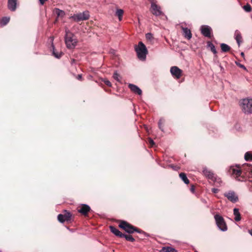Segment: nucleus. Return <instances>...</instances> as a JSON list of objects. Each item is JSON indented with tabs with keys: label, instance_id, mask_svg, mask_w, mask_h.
<instances>
[{
	"label": "nucleus",
	"instance_id": "21",
	"mask_svg": "<svg viewBox=\"0 0 252 252\" xmlns=\"http://www.w3.org/2000/svg\"><path fill=\"white\" fill-rule=\"evenodd\" d=\"M52 50H53V52H52V54L53 55L56 57V58L57 59H60L62 57V55H63V53L62 52H56L55 51V46L54 45H53V43H52Z\"/></svg>",
	"mask_w": 252,
	"mask_h": 252
},
{
	"label": "nucleus",
	"instance_id": "15",
	"mask_svg": "<svg viewBox=\"0 0 252 252\" xmlns=\"http://www.w3.org/2000/svg\"><path fill=\"white\" fill-rule=\"evenodd\" d=\"M128 87L133 93L138 95L142 94V90L137 86L132 84H129Z\"/></svg>",
	"mask_w": 252,
	"mask_h": 252
},
{
	"label": "nucleus",
	"instance_id": "7",
	"mask_svg": "<svg viewBox=\"0 0 252 252\" xmlns=\"http://www.w3.org/2000/svg\"><path fill=\"white\" fill-rule=\"evenodd\" d=\"M90 17V14L88 11H85L82 13L74 14L72 18L76 22L85 21L88 20Z\"/></svg>",
	"mask_w": 252,
	"mask_h": 252
},
{
	"label": "nucleus",
	"instance_id": "43",
	"mask_svg": "<svg viewBox=\"0 0 252 252\" xmlns=\"http://www.w3.org/2000/svg\"><path fill=\"white\" fill-rule=\"evenodd\" d=\"M241 56L243 57V58H244L245 57V54L243 52H241Z\"/></svg>",
	"mask_w": 252,
	"mask_h": 252
},
{
	"label": "nucleus",
	"instance_id": "46",
	"mask_svg": "<svg viewBox=\"0 0 252 252\" xmlns=\"http://www.w3.org/2000/svg\"><path fill=\"white\" fill-rule=\"evenodd\" d=\"M0 252H1L0 251Z\"/></svg>",
	"mask_w": 252,
	"mask_h": 252
},
{
	"label": "nucleus",
	"instance_id": "36",
	"mask_svg": "<svg viewBox=\"0 0 252 252\" xmlns=\"http://www.w3.org/2000/svg\"><path fill=\"white\" fill-rule=\"evenodd\" d=\"M235 63L238 66L240 67V68H243L244 70H247L246 67L243 64H242L237 62H235Z\"/></svg>",
	"mask_w": 252,
	"mask_h": 252
},
{
	"label": "nucleus",
	"instance_id": "9",
	"mask_svg": "<svg viewBox=\"0 0 252 252\" xmlns=\"http://www.w3.org/2000/svg\"><path fill=\"white\" fill-rule=\"evenodd\" d=\"M201 34L205 37H211L212 32V28L208 25H202L200 27Z\"/></svg>",
	"mask_w": 252,
	"mask_h": 252
},
{
	"label": "nucleus",
	"instance_id": "6",
	"mask_svg": "<svg viewBox=\"0 0 252 252\" xmlns=\"http://www.w3.org/2000/svg\"><path fill=\"white\" fill-rule=\"evenodd\" d=\"M214 218L219 229L222 231H226L227 230V227L223 217L217 214L215 215Z\"/></svg>",
	"mask_w": 252,
	"mask_h": 252
},
{
	"label": "nucleus",
	"instance_id": "45",
	"mask_svg": "<svg viewBox=\"0 0 252 252\" xmlns=\"http://www.w3.org/2000/svg\"><path fill=\"white\" fill-rule=\"evenodd\" d=\"M251 3H252V0H251Z\"/></svg>",
	"mask_w": 252,
	"mask_h": 252
},
{
	"label": "nucleus",
	"instance_id": "28",
	"mask_svg": "<svg viewBox=\"0 0 252 252\" xmlns=\"http://www.w3.org/2000/svg\"><path fill=\"white\" fill-rule=\"evenodd\" d=\"M122 238H125L126 240L129 242H133L135 241V239L130 235H127L123 233Z\"/></svg>",
	"mask_w": 252,
	"mask_h": 252
},
{
	"label": "nucleus",
	"instance_id": "20",
	"mask_svg": "<svg viewBox=\"0 0 252 252\" xmlns=\"http://www.w3.org/2000/svg\"><path fill=\"white\" fill-rule=\"evenodd\" d=\"M233 214L235 216L234 220L236 221H239L241 220V217L239 209L235 208L233 209Z\"/></svg>",
	"mask_w": 252,
	"mask_h": 252
},
{
	"label": "nucleus",
	"instance_id": "3",
	"mask_svg": "<svg viewBox=\"0 0 252 252\" xmlns=\"http://www.w3.org/2000/svg\"><path fill=\"white\" fill-rule=\"evenodd\" d=\"M65 43L68 49H72L76 46L78 40L75 36L68 30L65 31Z\"/></svg>",
	"mask_w": 252,
	"mask_h": 252
},
{
	"label": "nucleus",
	"instance_id": "11",
	"mask_svg": "<svg viewBox=\"0 0 252 252\" xmlns=\"http://www.w3.org/2000/svg\"><path fill=\"white\" fill-rule=\"evenodd\" d=\"M151 4V9L152 13L156 16H159L161 14L160 7L157 5L154 0H149Z\"/></svg>",
	"mask_w": 252,
	"mask_h": 252
},
{
	"label": "nucleus",
	"instance_id": "22",
	"mask_svg": "<svg viewBox=\"0 0 252 252\" xmlns=\"http://www.w3.org/2000/svg\"><path fill=\"white\" fill-rule=\"evenodd\" d=\"M207 47L210 48L211 51L214 54H216L217 52L215 48V46L211 42V41H208L207 42Z\"/></svg>",
	"mask_w": 252,
	"mask_h": 252
},
{
	"label": "nucleus",
	"instance_id": "26",
	"mask_svg": "<svg viewBox=\"0 0 252 252\" xmlns=\"http://www.w3.org/2000/svg\"><path fill=\"white\" fill-rule=\"evenodd\" d=\"M55 13L57 15L58 17H63L65 15L64 12L59 8H56L54 9Z\"/></svg>",
	"mask_w": 252,
	"mask_h": 252
},
{
	"label": "nucleus",
	"instance_id": "31",
	"mask_svg": "<svg viewBox=\"0 0 252 252\" xmlns=\"http://www.w3.org/2000/svg\"><path fill=\"white\" fill-rule=\"evenodd\" d=\"M164 122V119L163 118H161L160 119L158 123V127L162 131H163V125Z\"/></svg>",
	"mask_w": 252,
	"mask_h": 252
},
{
	"label": "nucleus",
	"instance_id": "27",
	"mask_svg": "<svg viewBox=\"0 0 252 252\" xmlns=\"http://www.w3.org/2000/svg\"><path fill=\"white\" fill-rule=\"evenodd\" d=\"M245 160L251 161H252V152H247L245 153L244 156Z\"/></svg>",
	"mask_w": 252,
	"mask_h": 252
},
{
	"label": "nucleus",
	"instance_id": "41",
	"mask_svg": "<svg viewBox=\"0 0 252 252\" xmlns=\"http://www.w3.org/2000/svg\"><path fill=\"white\" fill-rule=\"evenodd\" d=\"M82 75H81V74H78V75H77V79L78 80H81V79H82Z\"/></svg>",
	"mask_w": 252,
	"mask_h": 252
},
{
	"label": "nucleus",
	"instance_id": "2",
	"mask_svg": "<svg viewBox=\"0 0 252 252\" xmlns=\"http://www.w3.org/2000/svg\"><path fill=\"white\" fill-rule=\"evenodd\" d=\"M135 50L139 60L141 61L146 60L148 51L146 46L142 41L139 42L138 45H135Z\"/></svg>",
	"mask_w": 252,
	"mask_h": 252
},
{
	"label": "nucleus",
	"instance_id": "23",
	"mask_svg": "<svg viewBox=\"0 0 252 252\" xmlns=\"http://www.w3.org/2000/svg\"><path fill=\"white\" fill-rule=\"evenodd\" d=\"M179 176L186 184H188L189 182V180L188 179L186 174L185 173L182 172L179 174Z\"/></svg>",
	"mask_w": 252,
	"mask_h": 252
},
{
	"label": "nucleus",
	"instance_id": "29",
	"mask_svg": "<svg viewBox=\"0 0 252 252\" xmlns=\"http://www.w3.org/2000/svg\"><path fill=\"white\" fill-rule=\"evenodd\" d=\"M124 14L123 10L121 9H118L116 12V15L118 17L119 20L121 21L122 19V16Z\"/></svg>",
	"mask_w": 252,
	"mask_h": 252
},
{
	"label": "nucleus",
	"instance_id": "4",
	"mask_svg": "<svg viewBox=\"0 0 252 252\" xmlns=\"http://www.w3.org/2000/svg\"><path fill=\"white\" fill-rule=\"evenodd\" d=\"M228 173L237 181H243L244 180V177L242 175V170L239 165H236L230 166Z\"/></svg>",
	"mask_w": 252,
	"mask_h": 252
},
{
	"label": "nucleus",
	"instance_id": "1",
	"mask_svg": "<svg viewBox=\"0 0 252 252\" xmlns=\"http://www.w3.org/2000/svg\"><path fill=\"white\" fill-rule=\"evenodd\" d=\"M119 227L124 230L126 233L129 234L133 233L134 232H136L138 233L143 234L145 236H146V233L142 230H140L127 221L125 220H121L120 224H119Z\"/></svg>",
	"mask_w": 252,
	"mask_h": 252
},
{
	"label": "nucleus",
	"instance_id": "8",
	"mask_svg": "<svg viewBox=\"0 0 252 252\" xmlns=\"http://www.w3.org/2000/svg\"><path fill=\"white\" fill-rule=\"evenodd\" d=\"M71 213L67 210H64L63 214H60L58 216V220L61 223H63L65 221H69L71 218Z\"/></svg>",
	"mask_w": 252,
	"mask_h": 252
},
{
	"label": "nucleus",
	"instance_id": "30",
	"mask_svg": "<svg viewBox=\"0 0 252 252\" xmlns=\"http://www.w3.org/2000/svg\"><path fill=\"white\" fill-rule=\"evenodd\" d=\"M9 20H10L9 17H4L0 21V24L2 26H5L9 22Z\"/></svg>",
	"mask_w": 252,
	"mask_h": 252
},
{
	"label": "nucleus",
	"instance_id": "19",
	"mask_svg": "<svg viewBox=\"0 0 252 252\" xmlns=\"http://www.w3.org/2000/svg\"><path fill=\"white\" fill-rule=\"evenodd\" d=\"M184 36L188 39H190L192 37L191 31L188 28H182Z\"/></svg>",
	"mask_w": 252,
	"mask_h": 252
},
{
	"label": "nucleus",
	"instance_id": "25",
	"mask_svg": "<svg viewBox=\"0 0 252 252\" xmlns=\"http://www.w3.org/2000/svg\"><path fill=\"white\" fill-rule=\"evenodd\" d=\"M220 47L221 50L223 52H227L229 51L230 49V47L225 43H221Z\"/></svg>",
	"mask_w": 252,
	"mask_h": 252
},
{
	"label": "nucleus",
	"instance_id": "17",
	"mask_svg": "<svg viewBox=\"0 0 252 252\" xmlns=\"http://www.w3.org/2000/svg\"><path fill=\"white\" fill-rule=\"evenodd\" d=\"M234 38L238 46H240L241 43L242 42V36L241 32L237 30L235 31Z\"/></svg>",
	"mask_w": 252,
	"mask_h": 252
},
{
	"label": "nucleus",
	"instance_id": "16",
	"mask_svg": "<svg viewBox=\"0 0 252 252\" xmlns=\"http://www.w3.org/2000/svg\"><path fill=\"white\" fill-rule=\"evenodd\" d=\"M202 172L204 176L209 179L213 180L214 178V173L207 168L204 167L203 169Z\"/></svg>",
	"mask_w": 252,
	"mask_h": 252
},
{
	"label": "nucleus",
	"instance_id": "14",
	"mask_svg": "<svg viewBox=\"0 0 252 252\" xmlns=\"http://www.w3.org/2000/svg\"><path fill=\"white\" fill-rule=\"evenodd\" d=\"M17 0H8L7 7L11 11H15L17 8Z\"/></svg>",
	"mask_w": 252,
	"mask_h": 252
},
{
	"label": "nucleus",
	"instance_id": "40",
	"mask_svg": "<svg viewBox=\"0 0 252 252\" xmlns=\"http://www.w3.org/2000/svg\"><path fill=\"white\" fill-rule=\"evenodd\" d=\"M190 190L191 191V192H192V193H194V191H195V189H194V187L193 186H192L190 189Z\"/></svg>",
	"mask_w": 252,
	"mask_h": 252
},
{
	"label": "nucleus",
	"instance_id": "5",
	"mask_svg": "<svg viewBox=\"0 0 252 252\" xmlns=\"http://www.w3.org/2000/svg\"><path fill=\"white\" fill-rule=\"evenodd\" d=\"M242 110L245 114H252V98L243 99L240 102Z\"/></svg>",
	"mask_w": 252,
	"mask_h": 252
},
{
	"label": "nucleus",
	"instance_id": "44",
	"mask_svg": "<svg viewBox=\"0 0 252 252\" xmlns=\"http://www.w3.org/2000/svg\"><path fill=\"white\" fill-rule=\"evenodd\" d=\"M249 233L252 236V229H250L249 230Z\"/></svg>",
	"mask_w": 252,
	"mask_h": 252
},
{
	"label": "nucleus",
	"instance_id": "33",
	"mask_svg": "<svg viewBox=\"0 0 252 252\" xmlns=\"http://www.w3.org/2000/svg\"><path fill=\"white\" fill-rule=\"evenodd\" d=\"M244 9L247 12H250L252 10V7L249 4H247L243 7Z\"/></svg>",
	"mask_w": 252,
	"mask_h": 252
},
{
	"label": "nucleus",
	"instance_id": "35",
	"mask_svg": "<svg viewBox=\"0 0 252 252\" xmlns=\"http://www.w3.org/2000/svg\"><path fill=\"white\" fill-rule=\"evenodd\" d=\"M146 38L147 39L152 40V39H153V34L151 33H147L146 34Z\"/></svg>",
	"mask_w": 252,
	"mask_h": 252
},
{
	"label": "nucleus",
	"instance_id": "10",
	"mask_svg": "<svg viewBox=\"0 0 252 252\" xmlns=\"http://www.w3.org/2000/svg\"><path fill=\"white\" fill-rule=\"evenodd\" d=\"M224 195L232 203H236L239 200L238 196L233 191H229L228 192L225 193Z\"/></svg>",
	"mask_w": 252,
	"mask_h": 252
},
{
	"label": "nucleus",
	"instance_id": "42",
	"mask_svg": "<svg viewBox=\"0 0 252 252\" xmlns=\"http://www.w3.org/2000/svg\"><path fill=\"white\" fill-rule=\"evenodd\" d=\"M201 201L203 203H206V201L205 199H201Z\"/></svg>",
	"mask_w": 252,
	"mask_h": 252
},
{
	"label": "nucleus",
	"instance_id": "32",
	"mask_svg": "<svg viewBox=\"0 0 252 252\" xmlns=\"http://www.w3.org/2000/svg\"><path fill=\"white\" fill-rule=\"evenodd\" d=\"M113 78L116 80L118 82H121V76L117 72V71H115L113 75Z\"/></svg>",
	"mask_w": 252,
	"mask_h": 252
},
{
	"label": "nucleus",
	"instance_id": "18",
	"mask_svg": "<svg viewBox=\"0 0 252 252\" xmlns=\"http://www.w3.org/2000/svg\"><path fill=\"white\" fill-rule=\"evenodd\" d=\"M109 228L112 233L114 234L117 236H118L120 238H122V236H123V233L121 232L118 229L116 228V227L113 226H110Z\"/></svg>",
	"mask_w": 252,
	"mask_h": 252
},
{
	"label": "nucleus",
	"instance_id": "39",
	"mask_svg": "<svg viewBox=\"0 0 252 252\" xmlns=\"http://www.w3.org/2000/svg\"><path fill=\"white\" fill-rule=\"evenodd\" d=\"M247 166H249V169H250V171L251 172L252 175V165H251L250 164H247Z\"/></svg>",
	"mask_w": 252,
	"mask_h": 252
},
{
	"label": "nucleus",
	"instance_id": "37",
	"mask_svg": "<svg viewBox=\"0 0 252 252\" xmlns=\"http://www.w3.org/2000/svg\"><path fill=\"white\" fill-rule=\"evenodd\" d=\"M148 140L149 144L151 146H153L155 145V142L152 138H149Z\"/></svg>",
	"mask_w": 252,
	"mask_h": 252
},
{
	"label": "nucleus",
	"instance_id": "13",
	"mask_svg": "<svg viewBox=\"0 0 252 252\" xmlns=\"http://www.w3.org/2000/svg\"><path fill=\"white\" fill-rule=\"evenodd\" d=\"M90 210L91 208L89 205L83 204L82 205V206L78 209V211L81 214L86 216Z\"/></svg>",
	"mask_w": 252,
	"mask_h": 252
},
{
	"label": "nucleus",
	"instance_id": "38",
	"mask_svg": "<svg viewBox=\"0 0 252 252\" xmlns=\"http://www.w3.org/2000/svg\"><path fill=\"white\" fill-rule=\"evenodd\" d=\"M212 191L213 193H216L218 192L219 189L217 188H213V189H212Z\"/></svg>",
	"mask_w": 252,
	"mask_h": 252
},
{
	"label": "nucleus",
	"instance_id": "24",
	"mask_svg": "<svg viewBox=\"0 0 252 252\" xmlns=\"http://www.w3.org/2000/svg\"><path fill=\"white\" fill-rule=\"evenodd\" d=\"M160 252H177V251L170 247H163Z\"/></svg>",
	"mask_w": 252,
	"mask_h": 252
},
{
	"label": "nucleus",
	"instance_id": "12",
	"mask_svg": "<svg viewBox=\"0 0 252 252\" xmlns=\"http://www.w3.org/2000/svg\"><path fill=\"white\" fill-rule=\"evenodd\" d=\"M170 72L174 77L179 79L181 76L182 70L178 67L173 66L170 68Z\"/></svg>",
	"mask_w": 252,
	"mask_h": 252
},
{
	"label": "nucleus",
	"instance_id": "34",
	"mask_svg": "<svg viewBox=\"0 0 252 252\" xmlns=\"http://www.w3.org/2000/svg\"><path fill=\"white\" fill-rule=\"evenodd\" d=\"M102 81L108 87H111L112 84L107 79H103Z\"/></svg>",
	"mask_w": 252,
	"mask_h": 252
}]
</instances>
